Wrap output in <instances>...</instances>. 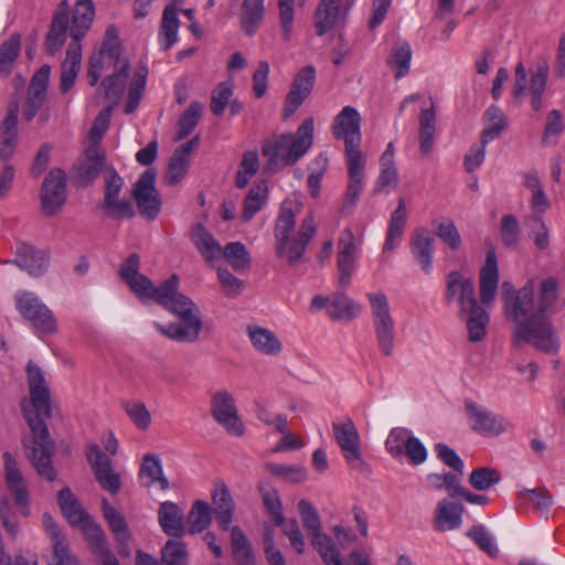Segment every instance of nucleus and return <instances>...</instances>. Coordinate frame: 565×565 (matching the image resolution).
<instances>
[{"mask_svg": "<svg viewBox=\"0 0 565 565\" xmlns=\"http://www.w3.org/2000/svg\"><path fill=\"white\" fill-rule=\"evenodd\" d=\"M536 282L533 278L518 291L513 285L502 284V300L508 320L513 322L512 341L516 347L524 343L533 345L547 354L559 349V341L547 313L552 312L558 300V285L552 278H545L539 285V297L535 298Z\"/></svg>", "mask_w": 565, "mask_h": 565, "instance_id": "f257e3e1", "label": "nucleus"}, {"mask_svg": "<svg viewBox=\"0 0 565 565\" xmlns=\"http://www.w3.org/2000/svg\"><path fill=\"white\" fill-rule=\"evenodd\" d=\"M139 256L131 254L120 267V277L141 301L154 300L181 320V323L169 324L154 321L153 328L170 340L195 342L203 327L200 310L188 296L179 292V277L172 275L156 287L148 277L139 273Z\"/></svg>", "mask_w": 565, "mask_h": 565, "instance_id": "f03ea898", "label": "nucleus"}, {"mask_svg": "<svg viewBox=\"0 0 565 565\" xmlns=\"http://www.w3.org/2000/svg\"><path fill=\"white\" fill-rule=\"evenodd\" d=\"M108 39L104 41L98 53L89 61L87 78L95 86L102 78V88L107 100L119 102L128 87V99L125 106L127 114L134 113L141 99L148 77V67L139 64L130 70L128 58L122 54L117 42V30H106Z\"/></svg>", "mask_w": 565, "mask_h": 565, "instance_id": "7ed1b4c3", "label": "nucleus"}, {"mask_svg": "<svg viewBox=\"0 0 565 565\" xmlns=\"http://www.w3.org/2000/svg\"><path fill=\"white\" fill-rule=\"evenodd\" d=\"M25 372L30 398L23 399L21 407L33 436L32 446L28 448L26 455L38 473L52 481L55 478L51 465L54 444L44 422L52 413L50 386L44 372L33 361L28 362Z\"/></svg>", "mask_w": 565, "mask_h": 565, "instance_id": "20e7f679", "label": "nucleus"}, {"mask_svg": "<svg viewBox=\"0 0 565 565\" xmlns=\"http://www.w3.org/2000/svg\"><path fill=\"white\" fill-rule=\"evenodd\" d=\"M313 118H307L295 134H282L266 140L262 152L267 158V169L280 170L303 157L313 143Z\"/></svg>", "mask_w": 565, "mask_h": 565, "instance_id": "39448f33", "label": "nucleus"}, {"mask_svg": "<svg viewBox=\"0 0 565 565\" xmlns=\"http://www.w3.org/2000/svg\"><path fill=\"white\" fill-rule=\"evenodd\" d=\"M95 17L93 0H77L72 13V41L62 63L61 89L66 93L72 88L81 70L82 44L81 40L89 30Z\"/></svg>", "mask_w": 565, "mask_h": 565, "instance_id": "423d86ee", "label": "nucleus"}, {"mask_svg": "<svg viewBox=\"0 0 565 565\" xmlns=\"http://www.w3.org/2000/svg\"><path fill=\"white\" fill-rule=\"evenodd\" d=\"M58 504L67 521L84 531L93 553L99 557L103 565H119L116 556L107 546L104 531L90 520L68 488L58 492Z\"/></svg>", "mask_w": 565, "mask_h": 565, "instance_id": "0eeeda50", "label": "nucleus"}, {"mask_svg": "<svg viewBox=\"0 0 565 565\" xmlns=\"http://www.w3.org/2000/svg\"><path fill=\"white\" fill-rule=\"evenodd\" d=\"M377 348L384 356H391L395 349L396 321L387 295L383 290L365 295Z\"/></svg>", "mask_w": 565, "mask_h": 565, "instance_id": "6e6552de", "label": "nucleus"}, {"mask_svg": "<svg viewBox=\"0 0 565 565\" xmlns=\"http://www.w3.org/2000/svg\"><path fill=\"white\" fill-rule=\"evenodd\" d=\"M303 525L311 532L312 546L321 555L326 565H343L340 552L335 548L331 537L321 532V524L315 507L306 499L298 503Z\"/></svg>", "mask_w": 565, "mask_h": 565, "instance_id": "1a4fd4ad", "label": "nucleus"}, {"mask_svg": "<svg viewBox=\"0 0 565 565\" xmlns=\"http://www.w3.org/2000/svg\"><path fill=\"white\" fill-rule=\"evenodd\" d=\"M332 431L349 467L361 473H369L370 468L362 457L360 435L353 420L348 417L333 423Z\"/></svg>", "mask_w": 565, "mask_h": 565, "instance_id": "9d476101", "label": "nucleus"}, {"mask_svg": "<svg viewBox=\"0 0 565 565\" xmlns=\"http://www.w3.org/2000/svg\"><path fill=\"white\" fill-rule=\"evenodd\" d=\"M19 312L42 333H53L57 322L52 311L33 292L22 291L15 296Z\"/></svg>", "mask_w": 565, "mask_h": 565, "instance_id": "9b49d317", "label": "nucleus"}, {"mask_svg": "<svg viewBox=\"0 0 565 565\" xmlns=\"http://www.w3.org/2000/svg\"><path fill=\"white\" fill-rule=\"evenodd\" d=\"M131 195L139 213L147 220H154L161 211V196L156 188V171L147 169L134 184Z\"/></svg>", "mask_w": 565, "mask_h": 565, "instance_id": "f8f14e48", "label": "nucleus"}, {"mask_svg": "<svg viewBox=\"0 0 565 565\" xmlns=\"http://www.w3.org/2000/svg\"><path fill=\"white\" fill-rule=\"evenodd\" d=\"M211 415L230 435L239 437L244 435L245 427L238 416L233 395L226 390L213 393L211 397Z\"/></svg>", "mask_w": 565, "mask_h": 565, "instance_id": "ddd939ff", "label": "nucleus"}, {"mask_svg": "<svg viewBox=\"0 0 565 565\" xmlns=\"http://www.w3.org/2000/svg\"><path fill=\"white\" fill-rule=\"evenodd\" d=\"M362 249V239L355 237L350 228H344L338 242V281L342 289L348 288L355 269L356 259Z\"/></svg>", "mask_w": 565, "mask_h": 565, "instance_id": "4468645a", "label": "nucleus"}, {"mask_svg": "<svg viewBox=\"0 0 565 565\" xmlns=\"http://www.w3.org/2000/svg\"><path fill=\"white\" fill-rule=\"evenodd\" d=\"M40 200L45 216H53L61 211L66 201V175L63 170L53 169L44 178Z\"/></svg>", "mask_w": 565, "mask_h": 565, "instance_id": "2eb2a0df", "label": "nucleus"}, {"mask_svg": "<svg viewBox=\"0 0 565 565\" xmlns=\"http://www.w3.org/2000/svg\"><path fill=\"white\" fill-rule=\"evenodd\" d=\"M470 427L473 431L487 436H499L511 428V424L502 415L475 403H466Z\"/></svg>", "mask_w": 565, "mask_h": 565, "instance_id": "dca6fc26", "label": "nucleus"}, {"mask_svg": "<svg viewBox=\"0 0 565 565\" xmlns=\"http://www.w3.org/2000/svg\"><path fill=\"white\" fill-rule=\"evenodd\" d=\"M361 115L353 106H344L334 117L331 131L335 139L343 140L344 146L352 147L354 143H361Z\"/></svg>", "mask_w": 565, "mask_h": 565, "instance_id": "f3484780", "label": "nucleus"}, {"mask_svg": "<svg viewBox=\"0 0 565 565\" xmlns=\"http://www.w3.org/2000/svg\"><path fill=\"white\" fill-rule=\"evenodd\" d=\"M445 300L448 305L458 302L459 312L471 309L478 302L473 282L459 271H451L446 277Z\"/></svg>", "mask_w": 565, "mask_h": 565, "instance_id": "a211bd4d", "label": "nucleus"}, {"mask_svg": "<svg viewBox=\"0 0 565 565\" xmlns=\"http://www.w3.org/2000/svg\"><path fill=\"white\" fill-rule=\"evenodd\" d=\"M86 456L102 488L113 494L117 493L120 479L111 467V459L97 445L89 446Z\"/></svg>", "mask_w": 565, "mask_h": 565, "instance_id": "6ab92c4d", "label": "nucleus"}, {"mask_svg": "<svg viewBox=\"0 0 565 565\" xmlns=\"http://www.w3.org/2000/svg\"><path fill=\"white\" fill-rule=\"evenodd\" d=\"M316 82V70L311 65L303 66L295 76L286 98L285 117L291 116L310 95Z\"/></svg>", "mask_w": 565, "mask_h": 565, "instance_id": "aec40b11", "label": "nucleus"}, {"mask_svg": "<svg viewBox=\"0 0 565 565\" xmlns=\"http://www.w3.org/2000/svg\"><path fill=\"white\" fill-rule=\"evenodd\" d=\"M435 239L430 232L425 227L416 228L409 242L411 254L415 263L427 275L433 271Z\"/></svg>", "mask_w": 565, "mask_h": 565, "instance_id": "412c9836", "label": "nucleus"}, {"mask_svg": "<svg viewBox=\"0 0 565 565\" xmlns=\"http://www.w3.org/2000/svg\"><path fill=\"white\" fill-rule=\"evenodd\" d=\"M68 2L67 0H63L58 3L50 26V31L46 36V51L49 54L54 55L56 52L61 50L66 41L67 30H71L70 20H68Z\"/></svg>", "mask_w": 565, "mask_h": 565, "instance_id": "4be33fe9", "label": "nucleus"}, {"mask_svg": "<svg viewBox=\"0 0 565 565\" xmlns=\"http://www.w3.org/2000/svg\"><path fill=\"white\" fill-rule=\"evenodd\" d=\"M523 184L530 192L529 205L531 209L530 220L541 218L551 207V201L547 196L539 172L527 171L523 174Z\"/></svg>", "mask_w": 565, "mask_h": 565, "instance_id": "5701e85b", "label": "nucleus"}, {"mask_svg": "<svg viewBox=\"0 0 565 565\" xmlns=\"http://www.w3.org/2000/svg\"><path fill=\"white\" fill-rule=\"evenodd\" d=\"M3 461L8 489L14 495L15 503L21 507L22 514L26 516L30 514V509L28 508L29 498L22 473L11 454L4 452Z\"/></svg>", "mask_w": 565, "mask_h": 565, "instance_id": "b1692460", "label": "nucleus"}, {"mask_svg": "<svg viewBox=\"0 0 565 565\" xmlns=\"http://www.w3.org/2000/svg\"><path fill=\"white\" fill-rule=\"evenodd\" d=\"M15 263L30 276L39 277L47 270L50 257L45 250L21 243L17 247Z\"/></svg>", "mask_w": 565, "mask_h": 565, "instance_id": "393cba45", "label": "nucleus"}, {"mask_svg": "<svg viewBox=\"0 0 565 565\" xmlns=\"http://www.w3.org/2000/svg\"><path fill=\"white\" fill-rule=\"evenodd\" d=\"M18 103H11L6 117L0 124V159L8 160L12 157L18 141Z\"/></svg>", "mask_w": 565, "mask_h": 565, "instance_id": "a878e982", "label": "nucleus"}, {"mask_svg": "<svg viewBox=\"0 0 565 565\" xmlns=\"http://www.w3.org/2000/svg\"><path fill=\"white\" fill-rule=\"evenodd\" d=\"M436 132V107L431 96L423 100L419 114V150L424 154L430 153Z\"/></svg>", "mask_w": 565, "mask_h": 565, "instance_id": "bb28decb", "label": "nucleus"}, {"mask_svg": "<svg viewBox=\"0 0 565 565\" xmlns=\"http://www.w3.org/2000/svg\"><path fill=\"white\" fill-rule=\"evenodd\" d=\"M499 284V269L497 254L490 249L486 256V263L480 270V299L482 305L490 306L497 296Z\"/></svg>", "mask_w": 565, "mask_h": 565, "instance_id": "cd10ccee", "label": "nucleus"}, {"mask_svg": "<svg viewBox=\"0 0 565 565\" xmlns=\"http://www.w3.org/2000/svg\"><path fill=\"white\" fill-rule=\"evenodd\" d=\"M298 205L292 201H284L281 204L275 226L276 249L278 255H281L289 244L290 234L296 224V212H298Z\"/></svg>", "mask_w": 565, "mask_h": 565, "instance_id": "c85d7f7f", "label": "nucleus"}, {"mask_svg": "<svg viewBox=\"0 0 565 565\" xmlns=\"http://www.w3.org/2000/svg\"><path fill=\"white\" fill-rule=\"evenodd\" d=\"M191 241L207 264L222 258L223 246L201 223L192 226Z\"/></svg>", "mask_w": 565, "mask_h": 565, "instance_id": "c756f323", "label": "nucleus"}, {"mask_svg": "<svg viewBox=\"0 0 565 565\" xmlns=\"http://www.w3.org/2000/svg\"><path fill=\"white\" fill-rule=\"evenodd\" d=\"M158 522L169 536L181 537L185 534L184 512L172 501H164L160 504Z\"/></svg>", "mask_w": 565, "mask_h": 565, "instance_id": "7c9ffc66", "label": "nucleus"}, {"mask_svg": "<svg viewBox=\"0 0 565 565\" xmlns=\"http://www.w3.org/2000/svg\"><path fill=\"white\" fill-rule=\"evenodd\" d=\"M462 507L446 499L440 500L434 511V530L438 532H447L458 529L462 522Z\"/></svg>", "mask_w": 565, "mask_h": 565, "instance_id": "2f4dec72", "label": "nucleus"}, {"mask_svg": "<svg viewBox=\"0 0 565 565\" xmlns=\"http://www.w3.org/2000/svg\"><path fill=\"white\" fill-rule=\"evenodd\" d=\"M317 225L312 214H308L301 222L297 236L292 239L291 245L285 248L280 256L287 255L288 264L294 266L298 264L306 252L307 245L313 237Z\"/></svg>", "mask_w": 565, "mask_h": 565, "instance_id": "473e14b6", "label": "nucleus"}, {"mask_svg": "<svg viewBox=\"0 0 565 565\" xmlns=\"http://www.w3.org/2000/svg\"><path fill=\"white\" fill-rule=\"evenodd\" d=\"M550 74V65L545 58H541L530 70L529 95L530 104L534 111L543 108V95Z\"/></svg>", "mask_w": 565, "mask_h": 565, "instance_id": "72a5a7b5", "label": "nucleus"}, {"mask_svg": "<svg viewBox=\"0 0 565 565\" xmlns=\"http://www.w3.org/2000/svg\"><path fill=\"white\" fill-rule=\"evenodd\" d=\"M397 183L398 171L395 164V148L393 142H390L380 158V174L374 186V192L381 193L387 188H395Z\"/></svg>", "mask_w": 565, "mask_h": 565, "instance_id": "f704fd0d", "label": "nucleus"}, {"mask_svg": "<svg viewBox=\"0 0 565 565\" xmlns=\"http://www.w3.org/2000/svg\"><path fill=\"white\" fill-rule=\"evenodd\" d=\"M459 315L461 319L466 321L469 341H482L487 334V328L490 320L486 309L477 302L475 306H471V309L461 310Z\"/></svg>", "mask_w": 565, "mask_h": 565, "instance_id": "c9c22d12", "label": "nucleus"}, {"mask_svg": "<svg viewBox=\"0 0 565 565\" xmlns=\"http://www.w3.org/2000/svg\"><path fill=\"white\" fill-rule=\"evenodd\" d=\"M406 202L403 198H399L397 207L391 214L383 252H393L401 244V239L406 227Z\"/></svg>", "mask_w": 565, "mask_h": 565, "instance_id": "e433bc0d", "label": "nucleus"}, {"mask_svg": "<svg viewBox=\"0 0 565 565\" xmlns=\"http://www.w3.org/2000/svg\"><path fill=\"white\" fill-rule=\"evenodd\" d=\"M198 138L195 137L174 150L166 173V182L169 185L178 184L186 174L189 168V156Z\"/></svg>", "mask_w": 565, "mask_h": 565, "instance_id": "4c0bfd02", "label": "nucleus"}, {"mask_svg": "<svg viewBox=\"0 0 565 565\" xmlns=\"http://www.w3.org/2000/svg\"><path fill=\"white\" fill-rule=\"evenodd\" d=\"M42 523L45 532L52 540L56 565H77V561L70 553L67 544L65 543L64 537L61 535L58 525L53 520V518L45 513L42 516Z\"/></svg>", "mask_w": 565, "mask_h": 565, "instance_id": "58836bf2", "label": "nucleus"}, {"mask_svg": "<svg viewBox=\"0 0 565 565\" xmlns=\"http://www.w3.org/2000/svg\"><path fill=\"white\" fill-rule=\"evenodd\" d=\"M341 0H321L316 11V29L318 35L331 31L342 19Z\"/></svg>", "mask_w": 565, "mask_h": 565, "instance_id": "ea45409f", "label": "nucleus"}, {"mask_svg": "<svg viewBox=\"0 0 565 565\" xmlns=\"http://www.w3.org/2000/svg\"><path fill=\"white\" fill-rule=\"evenodd\" d=\"M362 307L347 294L339 291L331 296L328 316L332 320L351 321L360 316Z\"/></svg>", "mask_w": 565, "mask_h": 565, "instance_id": "a19ab883", "label": "nucleus"}, {"mask_svg": "<svg viewBox=\"0 0 565 565\" xmlns=\"http://www.w3.org/2000/svg\"><path fill=\"white\" fill-rule=\"evenodd\" d=\"M217 524L224 531L230 529L234 515V502L225 484H221L212 493Z\"/></svg>", "mask_w": 565, "mask_h": 565, "instance_id": "79ce46f5", "label": "nucleus"}, {"mask_svg": "<svg viewBox=\"0 0 565 565\" xmlns=\"http://www.w3.org/2000/svg\"><path fill=\"white\" fill-rule=\"evenodd\" d=\"M139 479L145 487L158 484L161 490L169 488V481L163 476L161 460L158 456L148 454L143 457Z\"/></svg>", "mask_w": 565, "mask_h": 565, "instance_id": "37998d69", "label": "nucleus"}, {"mask_svg": "<svg viewBox=\"0 0 565 565\" xmlns=\"http://www.w3.org/2000/svg\"><path fill=\"white\" fill-rule=\"evenodd\" d=\"M180 20L174 4L166 7L158 33V42L163 51H168L178 42Z\"/></svg>", "mask_w": 565, "mask_h": 565, "instance_id": "c03bdc74", "label": "nucleus"}, {"mask_svg": "<svg viewBox=\"0 0 565 565\" xmlns=\"http://www.w3.org/2000/svg\"><path fill=\"white\" fill-rule=\"evenodd\" d=\"M247 333L253 347L263 354L275 355L281 351V342L271 330L248 326Z\"/></svg>", "mask_w": 565, "mask_h": 565, "instance_id": "a18cd8bd", "label": "nucleus"}, {"mask_svg": "<svg viewBox=\"0 0 565 565\" xmlns=\"http://www.w3.org/2000/svg\"><path fill=\"white\" fill-rule=\"evenodd\" d=\"M104 160V152L96 145L86 150L85 159L77 167L78 178L83 184H88L97 178Z\"/></svg>", "mask_w": 565, "mask_h": 565, "instance_id": "49530a36", "label": "nucleus"}, {"mask_svg": "<svg viewBox=\"0 0 565 565\" xmlns=\"http://www.w3.org/2000/svg\"><path fill=\"white\" fill-rule=\"evenodd\" d=\"M268 189L264 182L254 184L243 203L241 218L243 222H249L267 203Z\"/></svg>", "mask_w": 565, "mask_h": 565, "instance_id": "de8ad7c7", "label": "nucleus"}, {"mask_svg": "<svg viewBox=\"0 0 565 565\" xmlns=\"http://www.w3.org/2000/svg\"><path fill=\"white\" fill-rule=\"evenodd\" d=\"M484 128L481 132L483 143L497 139L507 127L504 113L495 105H491L484 113Z\"/></svg>", "mask_w": 565, "mask_h": 565, "instance_id": "09e8293b", "label": "nucleus"}, {"mask_svg": "<svg viewBox=\"0 0 565 565\" xmlns=\"http://www.w3.org/2000/svg\"><path fill=\"white\" fill-rule=\"evenodd\" d=\"M412 62V49L407 42H398L392 49L387 64L395 72L396 79L403 78L408 74Z\"/></svg>", "mask_w": 565, "mask_h": 565, "instance_id": "8fccbe9b", "label": "nucleus"}, {"mask_svg": "<svg viewBox=\"0 0 565 565\" xmlns=\"http://www.w3.org/2000/svg\"><path fill=\"white\" fill-rule=\"evenodd\" d=\"M232 551L238 565H255L252 545L238 526L231 529Z\"/></svg>", "mask_w": 565, "mask_h": 565, "instance_id": "3c124183", "label": "nucleus"}, {"mask_svg": "<svg viewBox=\"0 0 565 565\" xmlns=\"http://www.w3.org/2000/svg\"><path fill=\"white\" fill-rule=\"evenodd\" d=\"M21 52V36L18 33L0 45V75L8 76L13 68V64Z\"/></svg>", "mask_w": 565, "mask_h": 565, "instance_id": "603ef678", "label": "nucleus"}, {"mask_svg": "<svg viewBox=\"0 0 565 565\" xmlns=\"http://www.w3.org/2000/svg\"><path fill=\"white\" fill-rule=\"evenodd\" d=\"M267 471L284 482L300 483L307 479V470L302 465L266 463Z\"/></svg>", "mask_w": 565, "mask_h": 565, "instance_id": "864d4df0", "label": "nucleus"}, {"mask_svg": "<svg viewBox=\"0 0 565 565\" xmlns=\"http://www.w3.org/2000/svg\"><path fill=\"white\" fill-rule=\"evenodd\" d=\"M222 257L225 258L236 271L246 270L250 267L252 264V257L246 246L241 242H232L226 244L223 247Z\"/></svg>", "mask_w": 565, "mask_h": 565, "instance_id": "5fc2aeb1", "label": "nucleus"}, {"mask_svg": "<svg viewBox=\"0 0 565 565\" xmlns=\"http://www.w3.org/2000/svg\"><path fill=\"white\" fill-rule=\"evenodd\" d=\"M265 14L264 0H244L242 25L247 34H253Z\"/></svg>", "mask_w": 565, "mask_h": 565, "instance_id": "6e6d98bb", "label": "nucleus"}, {"mask_svg": "<svg viewBox=\"0 0 565 565\" xmlns=\"http://www.w3.org/2000/svg\"><path fill=\"white\" fill-rule=\"evenodd\" d=\"M120 405L138 429L147 430L150 427L151 415L143 402L125 399Z\"/></svg>", "mask_w": 565, "mask_h": 565, "instance_id": "4d7b16f0", "label": "nucleus"}, {"mask_svg": "<svg viewBox=\"0 0 565 565\" xmlns=\"http://www.w3.org/2000/svg\"><path fill=\"white\" fill-rule=\"evenodd\" d=\"M211 520L209 503L202 500L195 501L188 515L190 532L192 534L203 532L210 525Z\"/></svg>", "mask_w": 565, "mask_h": 565, "instance_id": "13d9d810", "label": "nucleus"}, {"mask_svg": "<svg viewBox=\"0 0 565 565\" xmlns=\"http://www.w3.org/2000/svg\"><path fill=\"white\" fill-rule=\"evenodd\" d=\"M203 111V105L199 102H192L188 109L181 115L178 122L177 138L179 140L188 137L198 126Z\"/></svg>", "mask_w": 565, "mask_h": 565, "instance_id": "bf43d9fd", "label": "nucleus"}, {"mask_svg": "<svg viewBox=\"0 0 565 565\" xmlns=\"http://www.w3.org/2000/svg\"><path fill=\"white\" fill-rule=\"evenodd\" d=\"M461 476L458 472L446 473H429L427 481L429 486L436 490L445 489L449 492L450 497H458L461 486Z\"/></svg>", "mask_w": 565, "mask_h": 565, "instance_id": "052dcab7", "label": "nucleus"}, {"mask_svg": "<svg viewBox=\"0 0 565 565\" xmlns=\"http://www.w3.org/2000/svg\"><path fill=\"white\" fill-rule=\"evenodd\" d=\"M412 436V431L406 428H393L385 440L386 451L395 459L402 458Z\"/></svg>", "mask_w": 565, "mask_h": 565, "instance_id": "680f3d73", "label": "nucleus"}, {"mask_svg": "<svg viewBox=\"0 0 565 565\" xmlns=\"http://www.w3.org/2000/svg\"><path fill=\"white\" fill-rule=\"evenodd\" d=\"M103 513L116 539L121 542L127 541L129 532L125 518L106 499L103 500Z\"/></svg>", "mask_w": 565, "mask_h": 565, "instance_id": "e2e57ef3", "label": "nucleus"}, {"mask_svg": "<svg viewBox=\"0 0 565 565\" xmlns=\"http://www.w3.org/2000/svg\"><path fill=\"white\" fill-rule=\"evenodd\" d=\"M259 168L258 153L256 151H247L244 153L236 173L235 185L238 189L245 188L249 180L256 174Z\"/></svg>", "mask_w": 565, "mask_h": 565, "instance_id": "0e129e2a", "label": "nucleus"}, {"mask_svg": "<svg viewBox=\"0 0 565 565\" xmlns=\"http://www.w3.org/2000/svg\"><path fill=\"white\" fill-rule=\"evenodd\" d=\"M467 536L471 539L477 546L487 553L491 558H495L499 555V547L494 541V537L483 525H475L468 532Z\"/></svg>", "mask_w": 565, "mask_h": 565, "instance_id": "69168bd1", "label": "nucleus"}, {"mask_svg": "<svg viewBox=\"0 0 565 565\" xmlns=\"http://www.w3.org/2000/svg\"><path fill=\"white\" fill-rule=\"evenodd\" d=\"M501 475L498 470L489 467H480L473 469L469 477L470 486L478 490L484 491L499 483Z\"/></svg>", "mask_w": 565, "mask_h": 565, "instance_id": "338daca9", "label": "nucleus"}, {"mask_svg": "<svg viewBox=\"0 0 565 565\" xmlns=\"http://www.w3.org/2000/svg\"><path fill=\"white\" fill-rule=\"evenodd\" d=\"M188 553L184 543L169 540L162 548V565H186Z\"/></svg>", "mask_w": 565, "mask_h": 565, "instance_id": "774afa93", "label": "nucleus"}]
</instances>
